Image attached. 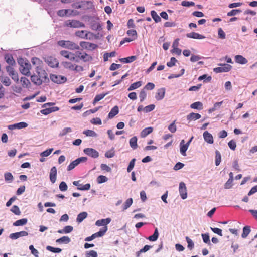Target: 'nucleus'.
<instances>
[{
  "instance_id": "nucleus-1",
  "label": "nucleus",
  "mask_w": 257,
  "mask_h": 257,
  "mask_svg": "<svg viewBox=\"0 0 257 257\" xmlns=\"http://www.w3.org/2000/svg\"><path fill=\"white\" fill-rule=\"evenodd\" d=\"M18 62L20 66L19 69L21 73L26 76H29L31 65L29 61L26 59L21 58L18 60Z\"/></svg>"
},
{
  "instance_id": "nucleus-2",
  "label": "nucleus",
  "mask_w": 257,
  "mask_h": 257,
  "mask_svg": "<svg viewBox=\"0 0 257 257\" xmlns=\"http://www.w3.org/2000/svg\"><path fill=\"white\" fill-rule=\"evenodd\" d=\"M47 79V74L44 70H42L41 72H38V75H33L31 77L32 82L37 85H41Z\"/></svg>"
},
{
  "instance_id": "nucleus-3",
  "label": "nucleus",
  "mask_w": 257,
  "mask_h": 257,
  "mask_svg": "<svg viewBox=\"0 0 257 257\" xmlns=\"http://www.w3.org/2000/svg\"><path fill=\"white\" fill-rule=\"evenodd\" d=\"M57 43L59 46L71 50H79L80 49L79 45L69 40H60Z\"/></svg>"
},
{
  "instance_id": "nucleus-4",
  "label": "nucleus",
  "mask_w": 257,
  "mask_h": 257,
  "mask_svg": "<svg viewBox=\"0 0 257 257\" xmlns=\"http://www.w3.org/2000/svg\"><path fill=\"white\" fill-rule=\"evenodd\" d=\"M219 65L220 67H216L213 69V71L216 73L227 72L232 68V66L228 64H219Z\"/></svg>"
},
{
  "instance_id": "nucleus-5",
  "label": "nucleus",
  "mask_w": 257,
  "mask_h": 257,
  "mask_svg": "<svg viewBox=\"0 0 257 257\" xmlns=\"http://www.w3.org/2000/svg\"><path fill=\"white\" fill-rule=\"evenodd\" d=\"M65 24L67 26L73 28L84 27L85 25L82 22L76 20H69L66 21Z\"/></svg>"
},
{
  "instance_id": "nucleus-6",
  "label": "nucleus",
  "mask_w": 257,
  "mask_h": 257,
  "mask_svg": "<svg viewBox=\"0 0 257 257\" xmlns=\"http://www.w3.org/2000/svg\"><path fill=\"white\" fill-rule=\"evenodd\" d=\"M87 161V158L86 157H80L72 162L67 167V170L70 171L73 169L76 166L81 162H85Z\"/></svg>"
},
{
  "instance_id": "nucleus-7",
  "label": "nucleus",
  "mask_w": 257,
  "mask_h": 257,
  "mask_svg": "<svg viewBox=\"0 0 257 257\" xmlns=\"http://www.w3.org/2000/svg\"><path fill=\"white\" fill-rule=\"evenodd\" d=\"M45 61L50 67L52 68H56L58 67V61L54 57H47L45 58Z\"/></svg>"
},
{
  "instance_id": "nucleus-8",
  "label": "nucleus",
  "mask_w": 257,
  "mask_h": 257,
  "mask_svg": "<svg viewBox=\"0 0 257 257\" xmlns=\"http://www.w3.org/2000/svg\"><path fill=\"white\" fill-rule=\"evenodd\" d=\"M50 79L54 83L60 84L64 83L66 81L67 78L61 75H57L55 74L50 75Z\"/></svg>"
},
{
  "instance_id": "nucleus-9",
  "label": "nucleus",
  "mask_w": 257,
  "mask_h": 257,
  "mask_svg": "<svg viewBox=\"0 0 257 257\" xmlns=\"http://www.w3.org/2000/svg\"><path fill=\"white\" fill-rule=\"evenodd\" d=\"M83 152L86 155L93 158H97L99 157V152L93 148H85L84 149Z\"/></svg>"
},
{
  "instance_id": "nucleus-10",
  "label": "nucleus",
  "mask_w": 257,
  "mask_h": 257,
  "mask_svg": "<svg viewBox=\"0 0 257 257\" xmlns=\"http://www.w3.org/2000/svg\"><path fill=\"white\" fill-rule=\"evenodd\" d=\"M179 191L180 196L182 199H185L187 197V189L185 184L181 182L179 184Z\"/></svg>"
},
{
  "instance_id": "nucleus-11",
  "label": "nucleus",
  "mask_w": 257,
  "mask_h": 257,
  "mask_svg": "<svg viewBox=\"0 0 257 257\" xmlns=\"http://www.w3.org/2000/svg\"><path fill=\"white\" fill-rule=\"evenodd\" d=\"M79 181H75L73 182L74 185L77 186V189L80 190H88L90 188V184L89 183L82 185L79 183Z\"/></svg>"
},
{
  "instance_id": "nucleus-12",
  "label": "nucleus",
  "mask_w": 257,
  "mask_h": 257,
  "mask_svg": "<svg viewBox=\"0 0 257 257\" xmlns=\"http://www.w3.org/2000/svg\"><path fill=\"white\" fill-rule=\"evenodd\" d=\"M28 126V124L25 122H21L17 123H15L12 125H10L8 126V128L9 130H14V129H21L25 128Z\"/></svg>"
},
{
  "instance_id": "nucleus-13",
  "label": "nucleus",
  "mask_w": 257,
  "mask_h": 257,
  "mask_svg": "<svg viewBox=\"0 0 257 257\" xmlns=\"http://www.w3.org/2000/svg\"><path fill=\"white\" fill-rule=\"evenodd\" d=\"M111 221L110 218L99 219L96 221L95 225L97 226H107V225L110 223Z\"/></svg>"
},
{
  "instance_id": "nucleus-14",
  "label": "nucleus",
  "mask_w": 257,
  "mask_h": 257,
  "mask_svg": "<svg viewBox=\"0 0 257 257\" xmlns=\"http://www.w3.org/2000/svg\"><path fill=\"white\" fill-rule=\"evenodd\" d=\"M203 138L205 141L209 144H212L214 142L213 136L208 131H205L203 134Z\"/></svg>"
},
{
  "instance_id": "nucleus-15",
  "label": "nucleus",
  "mask_w": 257,
  "mask_h": 257,
  "mask_svg": "<svg viewBox=\"0 0 257 257\" xmlns=\"http://www.w3.org/2000/svg\"><path fill=\"white\" fill-rule=\"evenodd\" d=\"M56 176H57V168L56 167L54 166L51 168L50 170L49 178L50 181L52 183H54L56 181Z\"/></svg>"
},
{
  "instance_id": "nucleus-16",
  "label": "nucleus",
  "mask_w": 257,
  "mask_h": 257,
  "mask_svg": "<svg viewBox=\"0 0 257 257\" xmlns=\"http://www.w3.org/2000/svg\"><path fill=\"white\" fill-rule=\"evenodd\" d=\"M189 147V146L187 145L186 144H185V141L184 140L181 141L180 143V153L183 156H186V151Z\"/></svg>"
},
{
  "instance_id": "nucleus-17",
  "label": "nucleus",
  "mask_w": 257,
  "mask_h": 257,
  "mask_svg": "<svg viewBox=\"0 0 257 257\" xmlns=\"http://www.w3.org/2000/svg\"><path fill=\"white\" fill-rule=\"evenodd\" d=\"M165 88H161L157 90V92L155 96V98L157 100H161L164 97L165 94Z\"/></svg>"
},
{
  "instance_id": "nucleus-18",
  "label": "nucleus",
  "mask_w": 257,
  "mask_h": 257,
  "mask_svg": "<svg viewBox=\"0 0 257 257\" xmlns=\"http://www.w3.org/2000/svg\"><path fill=\"white\" fill-rule=\"evenodd\" d=\"M186 37L189 38L196 39H203L205 38L203 35H202L196 32H191L187 33Z\"/></svg>"
},
{
  "instance_id": "nucleus-19",
  "label": "nucleus",
  "mask_w": 257,
  "mask_h": 257,
  "mask_svg": "<svg viewBox=\"0 0 257 257\" xmlns=\"http://www.w3.org/2000/svg\"><path fill=\"white\" fill-rule=\"evenodd\" d=\"M235 62L237 63L243 65L247 63V60L242 55H237L235 56Z\"/></svg>"
},
{
  "instance_id": "nucleus-20",
  "label": "nucleus",
  "mask_w": 257,
  "mask_h": 257,
  "mask_svg": "<svg viewBox=\"0 0 257 257\" xmlns=\"http://www.w3.org/2000/svg\"><path fill=\"white\" fill-rule=\"evenodd\" d=\"M73 230V227L72 226L68 225L65 226L63 229H59L57 232L60 234H67L71 232Z\"/></svg>"
},
{
  "instance_id": "nucleus-21",
  "label": "nucleus",
  "mask_w": 257,
  "mask_h": 257,
  "mask_svg": "<svg viewBox=\"0 0 257 257\" xmlns=\"http://www.w3.org/2000/svg\"><path fill=\"white\" fill-rule=\"evenodd\" d=\"M201 118V115L199 113H190L187 116V120L189 121L196 120Z\"/></svg>"
},
{
  "instance_id": "nucleus-22",
  "label": "nucleus",
  "mask_w": 257,
  "mask_h": 257,
  "mask_svg": "<svg viewBox=\"0 0 257 257\" xmlns=\"http://www.w3.org/2000/svg\"><path fill=\"white\" fill-rule=\"evenodd\" d=\"M70 241V238L68 236H64L56 240V242L59 244H68Z\"/></svg>"
},
{
  "instance_id": "nucleus-23",
  "label": "nucleus",
  "mask_w": 257,
  "mask_h": 257,
  "mask_svg": "<svg viewBox=\"0 0 257 257\" xmlns=\"http://www.w3.org/2000/svg\"><path fill=\"white\" fill-rule=\"evenodd\" d=\"M119 112V108L117 106H114L108 114V118L111 119L116 115Z\"/></svg>"
},
{
  "instance_id": "nucleus-24",
  "label": "nucleus",
  "mask_w": 257,
  "mask_h": 257,
  "mask_svg": "<svg viewBox=\"0 0 257 257\" xmlns=\"http://www.w3.org/2000/svg\"><path fill=\"white\" fill-rule=\"evenodd\" d=\"M153 128L152 127H148L144 128L140 133V136L142 138H145L147 135L152 132Z\"/></svg>"
},
{
  "instance_id": "nucleus-25",
  "label": "nucleus",
  "mask_w": 257,
  "mask_h": 257,
  "mask_svg": "<svg viewBox=\"0 0 257 257\" xmlns=\"http://www.w3.org/2000/svg\"><path fill=\"white\" fill-rule=\"evenodd\" d=\"M53 105H54L53 103H47L44 104L43 105L42 107L45 108L43 109H42L40 111L41 113L44 115H48V114H50L49 108L47 107L52 106Z\"/></svg>"
},
{
  "instance_id": "nucleus-26",
  "label": "nucleus",
  "mask_w": 257,
  "mask_h": 257,
  "mask_svg": "<svg viewBox=\"0 0 257 257\" xmlns=\"http://www.w3.org/2000/svg\"><path fill=\"white\" fill-rule=\"evenodd\" d=\"M137 57L136 56H131L126 58H123L119 59V61L124 63H128L136 60Z\"/></svg>"
},
{
  "instance_id": "nucleus-27",
  "label": "nucleus",
  "mask_w": 257,
  "mask_h": 257,
  "mask_svg": "<svg viewBox=\"0 0 257 257\" xmlns=\"http://www.w3.org/2000/svg\"><path fill=\"white\" fill-rule=\"evenodd\" d=\"M137 140H138L136 136H134L130 139V140L129 141V144H130V147L133 149H136L137 148V147H138Z\"/></svg>"
},
{
  "instance_id": "nucleus-28",
  "label": "nucleus",
  "mask_w": 257,
  "mask_h": 257,
  "mask_svg": "<svg viewBox=\"0 0 257 257\" xmlns=\"http://www.w3.org/2000/svg\"><path fill=\"white\" fill-rule=\"evenodd\" d=\"M88 215V214L86 212H82L79 213L77 217L76 221L78 223H81L85 219Z\"/></svg>"
},
{
  "instance_id": "nucleus-29",
  "label": "nucleus",
  "mask_w": 257,
  "mask_h": 257,
  "mask_svg": "<svg viewBox=\"0 0 257 257\" xmlns=\"http://www.w3.org/2000/svg\"><path fill=\"white\" fill-rule=\"evenodd\" d=\"M159 237V232L157 228H156L153 234L149 236L147 239L150 241H155L157 240Z\"/></svg>"
},
{
  "instance_id": "nucleus-30",
  "label": "nucleus",
  "mask_w": 257,
  "mask_h": 257,
  "mask_svg": "<svg viewBox=\"0 0 257 257\" xmlns=\"http://www.w3.org/2000/svg\"><path fill=\"white\" fill-rule=\"evenodd\" d=\"M5 58L6 62L10 65L9 66H13L15 65V61L11 55H6Z\"/></svg>"
},
{
  "instance_id": "nucleus-31",
  "label": "nucleus",
  "mask_w": 257,
  "mask_h": 257,
  "mask_svg": "<svg viewBox=\"0 0 257 257\" xmlns=\"http://www.w3.org/2000/svg\"><path fill=\"white\" fill-rule=\"evenodd\" d=\"M62 65L66 69H68L73 71L74 70L75 64H73L71 62L68 61H63L62 62Z\"/></svg>"
},
{
  "instance_id": "nucleus-32",
  "label": "nucleus",
  "mask_w": 257,
  "mask_h": 257,
  "mask_svg": "<svg viewBox=\"0 0 257 257\" xmlns=\"http://www.w3.org/2000/svg\"><path fill=\"white\" fill-rule=\"evenodd\" d=\"M76 36L81 38L87 39L88 33L84 30L78 31L75 33Z\"/></svg>"
},
{
  "instance_id": "nucleus-33",
  "label": "nucleus",
  "mask_w": 257,
  "mask_h": 257,
  "mask_svg": "<svg viewBox=\"0 0 257 257\" xmlns=\"http://www.w3.org/2000/svg\"><path fill=\"white\" fill-rule=\"evenodd\" d=\"M27 219L26 218H23L16 221L13 223V225L15 226H20L25 225L27 223Z\"/></svg>"
},
{
  "instance_id": "nucleus-34",
  "label": "nucleus",
  "mask_w": 257,
  "mask_h": 257,
  "mask_svg": "<svg viewBox=\"0 0 257 257\" xmlns=\"http://www.w3.org/2000/svg\"><path fill=\"white\" fill-rule=\"evenodd\" d=\"M251 231L250 227L249 226H245L243 228V233H242L241 237L243 238H245L248 235Z\"/></svg>"
},
{
  "instance_id": "nucleus-35",
  "label": "nucleus",
  "mask_w": 257,
  "mask_h": 257,
  "mask_svg": "<svg viewBox=\"0 0 257 257\" xmlns=\"http://www.w3.org/2000/svg\"><path fill=\"white\" fill-rule=\"evenodd\" d=\"M79 59L82 60L84 62H87L91 61L92 60V57L87 53H83V55L80 56Z\"/></svg>"
},
{
  "instance_id": "nucleus-36",
  "label": "nucleus",
  "mask_w": 257,
  "mask_h": 257,
  "mask_svg": "<svg viewBox=\"0 0 257 257\" xmlns=\"http://www.w3.org/2000/svg\"><path fill=\"white\" fill-rule=\"evenodd\" d=\"M151 15L156 23H158L161 21L160 17L157 14L156 12L154 10H152L151 12Z\"/></svg>"
},
{
  "instance_id": "nucleus-37",
  "label": "nucleus",
  "mask_w": 257,
  "mask_h": 257,
  "mask_svg": "<svg viewBox=\"0 0 257 257\" xmlns=\"http://www.w3.org/2000/svg\"><path fill=\"white\" fill-rule=\"evenodd\" d=\"M203 104L201 102L197 101L191 104L190 107L192 109L201 110L202 109Z\"/></svg>"
},
{
  "instance_id": "nucleus-38",
  "label": "nucleus",
  "mask_w": 257,
  "mask_h": 257,
  "mask_svg": "<svg viewBox=\"0 0 257 257\" xmlns=\"http://www.w3.org/2000/svg\"><path fill=\"white\" fill-rule=\"evenodd\" d=\"M142 85L141 81H137L132 84L128 88V91H132L140 87Z\"/></svg>"
},
{
  "instance_id": "nucleus-39",
  "label": "nucleus",
  "mask_w": 257,
  "mask_h": 257,
  "mask_svg": "<svg viewBox=\"0 0 257 257\" xmlns=\"http://www.w3.org/2000/svg\"><path fill=\"white\" fill-rule=\"evenodd\" d=\"M108 93H106L104 94H100L96 95L93 101V104H95L96 103L102 99Z\"/></svg>"
},
{
  "instance_id": "nucleus-40",
  "label": "nucleus",
  "mask_w": 257,
  "mask_h": 257,
  "mask_svg": "<svg viewBox=\"0 0 257 257\" xmlns=\"http://www.w3.org/2000/svg\"><path fill=\"white\" fill-rule=\"evenodd\" d=\"M126 33L128 35V36H131V38L134 40H135L137 37V33L135 30H128L127 31Z\"/></svg>"
},
{
  "instance_id": "nucleus-41",
  "label": "nucleus",
  "mask_w": 257,
  "mask_h": 257,
  "mask_svg": "<svg viewBox=\"0 0 257 257\" xmlns=\"http://www.w3.org/2000/svg\"><path fill=\"white\" fill-rule=\"evenodd\" d=\"M83 133L87 136H90L93 137H97V133L93 130H87L84 131Z\"/></svg>"
},
{
  "instance_id": "nucleus-42",
  "label": "nucleus",
  "mask_w": 257,
  "mask_h": 257,
  "mask_svg": "<svg viewBox=\"0 0 257 257\" xmlns=\"http://www.w3.org/2000/svg\"><path fill=\"white\" fill-rule=\"evenodd\" d=\"M201 236L202 237L203 241L205 243H206L208 245L211 244L209 235L208 233L202 234Z\"/></svg>"
},
{
  "instance_id": "nucleus-43",
  "label": "nucleus",
  "mask_w": 257,
  "mask_h": 257,
  "mask_svg": "<svg viewBox=\"0 0 257 257\" xmlns=\"http://www.w3.org/2000/svg\"><path fill=\"white\" fill-rule=\"evenodd\" d=\"M221 161V155L218 151H215V165L216 166L219 165Z\"/></svg>"
},
{
  "instance_id": "nucleus-44",
  "label": "nucleus",
  "mask_w": 257,
  "mask_h": 257,
  "mask_svg": "<svg viewBox=\"0 0 257 257\" xmlns=\"http://www.w3.org/2000/svg\"><path fill=\"white\" fill-rule=\"evenodd\" d=\"M115 151L113 148H111L110 150L106 151L105 153V157L107 158H111L114 156Z\"/></svg>"
},
{
  "instance_id": "nucleus-45",
  "label": "nucleus",
  "mask_w": 257,
  "mask_h": 257,
  "mask_svg": "<svg viewBox=\"0 0 257 257\" xmlns=\"http://www.w3.org/2000/svg\"><path fill=\"white\" fill-rule=\"evenodd\" d=\"M133 203V199L132 198H130L127 199L125 202H124L123 205V210H125L128 208Z\"/></svg>"
},
{
  "instance_id": "nucleus-46",
  "label": "nucleus",
  "mask_w": 257,
  "mask_h": 257,
  "mask_svg": "<svg viewBox=\"0 0 257 257\" xmlns=\"http://www.w3.org/2000/svg\"><path fill=\"white\" fill-rule=\"evenodd\" d=\"M21 82L22 83V85L24 87H28L29 85L30 84V82L27 78L25 77H22L21 78Z\"/></svg>"
},
{
  "instance_id": "nucleus-47",
  "label": "nucleus",
  "mask_w": 257,
  "mask_h": 257,
  "mask_svg": "<svg viewBox=\"0 0 257 257\" xmlns=\"http://www.w3.org/2000/svg\"><path fill=\"white\" fill-rule=\"evenodd\" d=\"M72 131V130L71 127H65L60 132L59 136L61 137L64 136L68 133H71Z\"/></svg>"
},
{
  "instance_id": "nucleus-48",
  "label": "nucleus",
  "mask_w": 257,
  "mask_h": 257,
  "mask_svg": "<svg viewBox=\"0 0 257 257\" xmlns=\"http://www.w3.org/2000/svg\"><path fill=\"white\" fill-rule=\"evenodd\" d=\"M46 248L47 250L54 253H60L62 251L60 248H55L51 246H47Z\"/></svg>"
},
{
  "instance_id": "nucleus-49",
  "label": "nucleus",
  "mask_w": 257,
  "mask_h": 257,
  "mask_svg": "<svg viewBox=\"0 0 257 257\" xmlns=\"http://www.w3.org/2000/svg\"><path fill=\"white\" fill-rule=\"evenodd\" d=\"M31 62L33 65H35L37 69L40 66L42 61L40 59L37 57H33L31 59Z\"/></svg>"
},
{
  "instance_id": "nucleus-50",
  "label": "nucleus",
  "mask_w": 257,
  "mask_h": 257,
  "mask_svg": "<svg viewBox=\"0 0 257 257\" xmlns=\"http://www.w3.org/2000/svg\"><path fill=\"white\" fill-rule=\"evenodd\" d=\"M108 178L103 175H100L97 178V183L99 184L107 182Z\"/></svg>"
},
{
  "instance_id": "nucleus-51",
  "label": "nucleus",
  "mask_w": 257,
  "mask_h": 257,
  "mask_svg": "<svg viewBox=\"0 0 257 257\" xmlns=\"http://www.w3.org/2000/svg\"><path fill=\"white\" fill-rule=\"evenodd\" d=\"M53 151V148L47 149L46 150L41 152L40 153V156L42 157H47L51 154Z\"/></svg>"
},
{
  "instance_id": "nucleus-52",
  "label": "nucleus",
  "mask_w": 257,
  "mask_h": 257,
  "mask_svg": "<svg viewBox=\"0 0 257 257\" xmlns=\"http://www.w3.org/2000/svg\"><path fill=\"white\" fill-rule=\"evenodd\" d=\"M107 230V226H104L100 228L99 231L97 232V235H98L99 237L103 236L105 234Z\"/></svg>"
},
{
  "instance_id": "nucleus-53",
  "label": "nucleus",
  "mask_w": 257,
  "mask_h": 257,
  "mask_svg": "<svg viewBox=\"0 0 257 257\" xmlns=\"http://www.w3.org/2000/svg\"><path fill=\"white\" fill-rule=\"evenodd\" d=\"M241 12V10L240 9H233L231 11L228 12L227 15L228 16H235Z\"/></svg>"
},
{
  "instance_id": "nucleus-54",
  "label": "nucleus",
  "mask_w": 257,
  "mask_h": 257,
  "mask_svg": "<svg viewBox=\"0 0 257 257\" xmlns=\"http://www.w3.org/2000/svg\"><path fill=\"white\" fill-rule=\"evenodd\" d=\"M155 107V105L154 104H150L147 106L144 107V111L146 113L150 112L153 111Z\"/></svg>"
},
{
  "instance_id": "nucleus-55",
  "label": "nucleus",
  "mask_w": 257,
  "mask_h": 257,
  "mask_svg": "<svg viewBox=\"0 0 257 257\" xmlns=\"http://www.w3.org/2000/svg\"><path fill=\"white\" fill-rule=\"evenodd\" d=\"M186 240L188 243V248L190 249H192L194 246V242L188 236L185 237Z\"/></svg>"
},
{
  "instance_id": "nucleus-56",
  "label": "nucleus",
  "mask_w": 257,
  "mask_h": 257,
  "mask_svg": "<svg viewBox=\"0 0 257 257\" xmlns=\"http://www.w3.org/2000/svg\"><path fill=\"white\" fill-rule=\"evenodd\" d=\"M59 189H60V191H66L67 190L68 186H67L66 183L65 182L62 181L59 184Z\"/></svg>"
},
{
  "instance_id": "nucleus-57",
  "label": "nucleus",
  "mask_w": 257,
  "mask_h": 257,
  "mask_svg": "<svg viewBox=\"0 0 257 257\" xmlns=\"http://www.w3.org/2000/svg\"><path fill=\"white\" fill-rule=\"evenodd\" d=\"M203 79H205L204 80V82H209L211 81V76H208L207 77V75L206 74H204L202 76H200L198 78V80L199 81H201Z\"/></svg>"
},
{
  "instance_id": "nucleus-58",
  "label": "nucleus",
  "mask_w": 257,
  "mask_h": 257,
  "mask_svg": "<svg viewBox=\"0 0 257 257\" xmlns=\"http://www.w3.org/2000/svg\"><path fill=\"white\" fill-rule=\"evenodd\" d=\"M4 177L7 181L12 182L13 180V176L11 173H6L4 175Z\"/></svg>"
},
{
  "instance_id": "nucleus-59",
  "label": "nucleus",
  "mask_w": 257,
  "mask_h": 257,
  "mask_svg": "<svg viewBox=\"0 0 257 257\" xmlns=\"http://www.w3.org/2000/svg\"><path fill=\"white\" fill-rule=\"evenodd\" d=\"M136 161V159H133L130 162L127 168V171L128 172H130L134 167L135 163Z\"/></svg>"
},
{
  "instance_id": "nucleus-60",
  "label": "nucleus",
  "mask_w": 257,
  "mask_h": 257,
  "mask_svg": "<svg viewBox=\"0 0 257 257\" xmlns=\"http://www.w3.org/2000/svg\"><path fill=\"white\" fill-rule=\"evenodd\" d=\"M66 58L75 62H79V60L77 58L75 59V54L72 52H70Z\"/></svg>"
},
{
  "instance_id": "nucleus-61",
  "label": "nucleus",
  "mask_w": 257,
  "mask_h": 257,
  "mask_svg": "<svg viewBox=\"0 0 257 257\" xmlns=\"http://www.w3.org/2000/svg\"><path fill=\"white\" fill-rule=\"evenodd\" d=\"M2 82L3 84L6 86H10L11 83V80L8 77H4L2 80Z\"/></svg>"
},
{
  "instance_id": "nucleus-62",
  "label": "nucleus",
  "mask_w": 257,
  "mask_h": 257,
  "mask_svg": "<svg viewBox=\"0 0 257 257\" xmlns=\"http://www.w3.org/2000/svg\"><path fill=\"white\" fill-rule=\"evenodd\" d=\"M68 12V10L62 9L60 10L57 12V15L60 17H64L67 15Z\"/></svg>"
},
{
  "instance_id": "nucleus-63",
  "label": "nucleus",
  "mask_w": 257,
  "mask_h": 257,
  "mask_svg": "<svg viewBox=\"0 0 257 257\" xmlns=\"http://www.w3.org/2000/svg\"><path fill=\"white\" fill-rule=\"evenodd\" d=\"M86 257H97L98 254L96 251L94 250H90L86 252Z\"/></svg>"
},
{
  "instance_id": "nucleus-64",
  "label": "nucleus",
  "mask_w": 257,
  "mask_h": 257,
  "mask_svg": "<svg viewBox=\"0 0 257 257\" xmlns=\"http://www.w3.org/2000/svg\"><path fill=\"white\" fill-rule=\"evenodd\" d=\"M177 60L175 57H172L169 62L167 63V65L169 67H172L175 65Z\"/></svg>"
}]
</instances>
